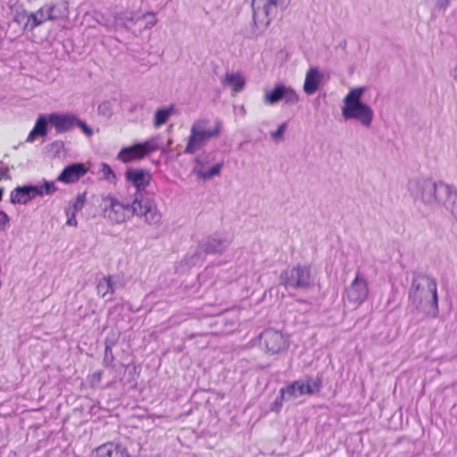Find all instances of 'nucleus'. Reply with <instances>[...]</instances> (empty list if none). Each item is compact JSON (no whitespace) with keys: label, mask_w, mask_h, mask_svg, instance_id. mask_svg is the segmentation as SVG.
Masks as SVG:
<instances>
[{"label":"nucleus","mask_w":457,"mask_h":457,"mask_svg":"<svg viewBox=\"0 0 457 457\" xmlns=\"http://www.w3.org/2000/svg\"><path fill=\"white\" fill-rule=\"evenodd\" d=\"M124 176L125 179L135 187L137 192L145 190L152 179L150 171L140 168H128Z\"/></svg>","instance_id":"dca6fc26"},{"label":"nucleus","mask_w":457,"mask_h":457,"mask_svg":"<svg viewBox=\"0 0 457 457\" xmlns=\"http://www.w3.org/2000/svg\"><path fill=\"white\" fill-rule=\"evenodd\" d=\"M88 167L81 162L72 163L66 166L57 177V181L64 184H71L77 182L80 178L86 175Z\"/></svg>","instance_id":"a211bd4d"},{"label":"nucleus","mask_w":457,"mask_h":457,"mask_svg":"<svg viewBox=\"0 0 457 457\" xmlns=\"http://www.w3.org/2000/svg\"><path fill=\"white\" fill-rule=\"evenodd\" d=\"M132 216H137L150 226L159 225L162 221V212L154 199L151 197H135L132 201Z\"/></svg>","instance_id":"1a4fd4ad"},{"label":"nucleus","mask_w":457,"mask_h":457,"mask_svg":"<svg viewBox=\"0 0 457 457\" xmlns=\"http://www.w3.org/2000/svg\"><path fill=\"white\" fill-rule=\"evenodd\" d=\"M104 216L112 222L123 223L132 217V202L114 195L103 197Z\"/></svg>","instance_id":"0eeeda50"},{"label":"nucleus","mask_w":457,"mask_h":457,"mask_svg":"<svg viewBox=\"0 0 457 457\" xmlns=\"http://www.w3.org/2000/svg\"><path fill=\"white\" fill-rule=\"evenodd\" d=\"M224 82L229 86H244L245 84L243 75L239 72L228 73L225 77Z\"/></svg>","instance_id":"7c9ffc66"},{"label":"nucleus","mask_w":457,"mask_h":457,"mask_svg":"<svg viewBox=\"0 0 457 457\" xmlns=\"http://www.w3.org/2000/svg\"><path fill=\"white\" fill-rule=\"evenodd\" d=\"M222 165V162L217 163L207 170H195V172L199 178L203 179H209L220 174Z\"/></svg>","instance_id":"cd10ccee"},{"label":"nucleus","mask_w":457,"mask_h":457,"mask_svg":"<svg viewBox=\"0 0 457 457\" xmlns=\"http://www.w3.org/2000/svg\"><path fill=\"white\" fill-rule=\"evenodd\" d=\"M141 21H144V26L138 27V32H142L147 29L154 27L157 23L155 14L152 12H147L141 14Z\"/></svg>","instance_id":"c85d7f7f"},{"label":"nucleus","mask_w":457,"mask_h":457,"mask_svg":"<svg viewBox=\"0 0 457 457\" xmlns=\"http://www.w3.org/2000/svg\"><path fill=\"white\" fill-rule=\"evenodd\" d=\"M284 100L286 104H295L298 96L291 87H274L271 91H266L264 101L269 104H278Z\"/></svg>","instance_id":"f3484780"},{"label":"nucleus","mask_w":457,"mask_h":457,"mask_svg":"<svg viewBox=\"0 0 457 457\" xmlns=\"http://www.w3.org/2000/svg\"><path fill=\"white\" fill-rule=\"evenodd\" d=\"M139 26H144V21H139V23H137V27Z\"/></svg>","instance_id":"37998d69"},{"label":"nucleus","mask_w":457,"mask_h":457,"mask_svg":"<svg viewBox=\"0 0 457 457\" xmlns=\"http://www.w3.org/2000/svg\"><path fill=\"white\" fill-rule=\"evenodd\" d=\"M49 122L48 118L45 115H40L32 130L29 132L26 142L32 143L37 137H45L47 134V123Z\"/></svg>","instance_id":"b1692460"},{"label":"nucleus","mask_w":457,"mask_h":457,"mask_svg":"<svg viewBox=\"0 0 457 457\" xmlns=\"http://www.w3.org/2000/svg\"><path fill=\"white\" fill-rule=\"evenodd\" d=\"M49 123L54 126L57 132H65L75 128L79 119L73 114L52 113L48 116Z\"/></svg>","instance_id":"6ab92c4d"},{"label":"nucleus","mask_w":457,"mask_h":457,"mask_svg":"<svg viewBox=\"0 0 457 457\" xmlns=\"http://www.w3.org/2000/svg\"><path fill=\"white\" fill-rule=\"evenodd\" d=\"M99 172L102 174L104 180L112 184L116 183V175L107 163L103 162L100 164Z\"/></svg>","instance_id":"c756f323"},{"label":"nucleus","mask_w":457,"mask_h":457,"mask_svg":"<svg viewBox=\"0 0 457 457\" xmlns=\"http://www.w3.org/2000/svg\"><path fill=\"white\" fill-rule=\"evenodd\" d=\"M12 21L21 26L23 31H33L41 25L37 12H28L23 7L12 8Z\"/></svg>","instance_id":"2eb2a0df"},{"label":"nucleus","mask_w":457,"mask_h":457,"mask_svg":"<svg viewBox=\"0 0 457 457\" xmlns=\"http://www.w3.org/2000/svg\"><path fill=\"white\" fill-rule=\"evenodd\" d=\"M281 284L287 288L308 290L316 284L315 274L309 265H296L287 268L280 274Z\"/></svg>","instance_id":"423d86ee"},{"label":"nucleus","mask_w":457,"mask_h":457,"mask_svg":"<svg viewBox=\"0 0 457 457\" xmlns=\"http://www.w3.org/2000/svg\"><path fill=\"white\" fill-rule=\"evenodd\" d=\"M76 213L75 212H71V208H67L66 210V215L68 217L66 224L68 226L76 227L77 226V220H76Z\"/></svg>","instance_id":"72a5a7b5"},{"label":"nucleus","mask_w":457,"mask_h":457,"mask_svg":"<svg viewBox=\"0 0 457 457\" xmlns=\"http://www.w3.org/2000/svg\"><path fill=\"white\" fill-rule=\"evenodd\" d=\"M328 72L320 70L317 67H312L306 72L303 86H319L321 83L328 82Z\"/></svg>","instance_id":"5701e85b"},{"label":"nucleus","mask_w":457,"mask_h":457,"mask_svg":"<svg viewBox=\"0 0 457 457\" xmlns=\"http://www.w3.org/2000/svg\"><path fill=\"white\" fill-rule=\"evenodd\" d=\"M57 187L53 181L44 179L42 185H25L17 187L11 192V203L27 204L37 196L50 195L56 192Z\"/></svg>","instance_id":"6e6552de"},{"label":"nucleus","mask_w":457,"mask_h":457,"mask_svg":"<svg viewBox=\"0 0 457 457\" xmlns=\"http://www.w3.org/2000/svg\"><path fill=\"white\" fill-rule=\"evenodd\" d=\"M222 122L216 120L213 123L208 119H198L190 128V134L185 148L186 154H193L208 144L212 139L220 137Z\"/></svg>","instance_id":"20e7f679"},{"label":"nucleus","mask_w":457,"mask_h":457,"mask_svg":"<svg viewBox=\"0 0 457 457\" xmlns=\"http://www.w3.org/2000/svg\"><path fill=\"white\" fill-rule=\"evenodd\" d=\"M287 124L284 122L278 126L277 130L271 131L270 133V137L276 142H281L284 139V134L287 130Z\"/></svg>","instance_id":"473e14b6"},{"label":"nucleus","mask_w":457,"mask_h":457,"mask_svg":"<svg viewBox=\"0 0 457 457\" xmlns=\"http://www.w3.org/2000/svg\"><path fill=\"white\" fill-rule=\"evenodd\" d=\"M291 0H253V23L258 34L262 33L277 16L278 11H284Z\"/></svg>","instance_id":"39448f33"},{"label":"nucleus","mask_w":457,"mask_h":457,"mask_svg":"<svg viewBox=\"0 0 457 457\" xmlns=\"http://www.w3.org/2000/svg\"><path fill=\"white\" fill-rule=\"evenodd\" d=\"M370 287L368 278L360 270H357L353 280L345 288L343 297L350 304L358 308L368 299Z\"/></svg>","instance_id":"9d476101"},{"label":"nucleus","mask_w":457,"mask_h":457,"mask_svg":"<svg viewBox=\"0 0 457 457\" xmlns=\"http://www.w3.org/2000/svg\"><path fill=\"white\" fill-rule=\"evenodd\" d=\"M76 127H79V128H81V129L83 130V132H84L86 135H87V136H91V135H92V133H93L92 129H91L90 128H88L85 122H83V121H81V120H79V122H78V124H77V126H76Z\"/></svg>","instance_id":"e433bc0d"},{"label":"nucleus","mask_w":457,"mask_h":457,"mask_svg":"<svg viewBox=\"0 0 457 457\" xmlns=\"http://www.w3.org/2000/svg\"><path fill=\"white\" fill-rule=\"evenodd\" d=\"M450 4L449 0H438L437 4L440 8H446Z\"/></svg>","instance_id":"ea45409f"},{"label":"nucleus","mask_w":457,"mask_h":457,"mask_svg":"<svg viewBox=\"0 0 457 457\" xmlns=\"http://www.w3.org/2000/svg\"><path fill=\"white\" fill-rule=\"evenodd\" d=\"M452 75H453V79L457 81V65L453 70Z\"/></svg>","instance_id":"79ce46f5"},{"label":"nucleus","mask_w":457,"mask_h":457,"mask_svg":"<svg viewBox=\"0 0 457 457\" xmlns=\"http://www.w3.org/2000/svg\"><path fill=\"white\" fill-rule=\"evenodd\" d=\"M230 244L228 237L214 236L206 240L201 245V248L206 253H218L225 251Z\"/></svg>","instance_id":"aec40b11"},{"label":"nucleus","mask_w":457,"mask_h":457,"mask_svg":"<svg viewBox=\"0 0 457 457\" xmlns=\"http://www.w3.org/2000/svg\"><path fill=\"white\" fill-rule=\"evenodd\" d=\"M86 202L85 194L79 195L73 202L70 204L68 208H71V212H78L82 210Z\"/></svg>","instance_id":"2f4dec72"},{"label":"nucleus","mask_w":457,"mask_h":457,"mask_svg":"<svg viewBox=\"0 0 457 457\" xmlns=\"http://www.w3.org/2000/svg\"><path fill=\"white\" fill-rule=\"evenodd\" d=\"M117 287V282L112 276L102 278L96 286L97 294L105 297L108 294L112 295Z\"/></svg>","instance_id":"393cba45"},{"label":"nucleus","mask_w":457,"mask_h":457,"mask_svg":"<svg viewBox=\"0 0 457 457\" xmlns=\"http://www.w3.org/2000/svg\"><path fill=\"white\" fill-rule=\"evenodd\" d=\"M141 21V14L124 12L116 17V25L123 27L127 30L132 32L135 36L140 34L138 32L137 23Z\"/></svg>","instance_id":"412c9836"},{"label":"nucleus","mask_w":457,"mask_h":457,"mask_svg":"<svg viewBox=\"0 0 457 457\" xmlns=\"http://www.w3.org/2000/svg\"><path fill=\"white\" fill-rule=\"evenodd\" d=\"M408 191L415 200L443 206L457 219V192L449 185L429 179H413L408 183Z\"/></svg>","instance_id":"f257e3e1"},{"label":"nucleus","mask_w":457,"mask_h":457,"mask_svg":"<svg viewBox=\"0 0 457 457\" xmlns=\"http://www.w3.org/2000/svg\"><path fill=\"white\" fill-rule=\"evenodd\" d=\"M133 443H107L95 451L96 457H135Z\"/></svg>","instance_id":"4468645a"},{"label":"nucleus","mask_w":457,"mask_h":457,"mask_svg":"<svg viewBox=\"0 0 457 457\" xmlns=\"http://www.w3.org/2000/svg\"><path fill=\"white\" fill-rule=\"evenodd\" d=\"M173 112V105H170L169 107L162 109H158L154 113V126L155 128H160L161 126L165 124L169 118L172 115Z\"/></svg>","instance_id":"bb28decb"},{"label":"nucleus","mask_w":457,"mask_h":457,"mask_svg":"<svg viewBox=\"0 0 457 457\" xmlns=\"http://www.w3.org/2000/svg\"><path fill=\"white\" fill-rule=\"evenodd\" d=\"M145 156L148 155L151 153L162 150V137L160 135H155L145 142L139 143Z\"/></svg>","instance_id":"a878e982"},{"label":"nucleus","mask_w":457,"mask_h":457,"mask_svg":"<svg viewBox=\"0 0 457 457\" xmlns=\"http://www.w3.org/2000/svg\"><path fill=\"white\" fill-rule=\"evenodd\" d=\"M102 378V371L98 370L91 375V380L95 383H99Z\"/></svg>","instance_id":"58836bf2"},{"label":"nucleus","mask_w":457,"mask_h":457,"mask_svg":"<svg viewBox=\"0 0 457 457\" xmlns=\"http://www.w3.org/2000/svg\"><path fill=\"white\" fill-rule=\"evenodd\" d=\"M408 297L418 312L432 318L438 316L437 283L434 278L416 274L412 278Z\"/></svg>","instance_id":"f03ea898"},{"label":"nucleus","mask_w":457,"mask_h":457,"mask_svg":"<svg viewBox=\"0 0 457 457\" xmlns=\"http://www.w3.org/2000/svg\"><path fill=\"white\" fill-rule=\"evenodd\" d=\"M304 88V91L307 95H312L315 93L316 89L318 87H303Z\"/></svg>","instance_id":"a19ab883"},{"label":"nucleus","mask_w":457,"mask_h":457,"mask_svg":"<svg viewBox=\"0 0 457 457\" xmlns=\"http://www.w3.org/2000/svg\"><path fill=\"white\" fill-rule=\"evenodd\" d=\"M38 20L41 25L46 21H55L66 20L70 15L69 3L66 0H59L55 3H48L37 10Z\"/></svg>","instance_id":"ddd939ff"},{"label":"nucleus","mask_w":457,"mask_h":457,"mask_svg":"<svg viewBox=\"0 0 457 457\" xmlns=\"http://www.w3.org/2000/svg\"><path fill=\"white\" fill-rule=\"evenodd\" d=\"M0 179H11V176L9 174V168L2 161H0Z\"/></svg>","instance_id":"f704fd0d"},{"label":"nucleus","mask_w":457,"mask_h":457,"mask_svg":"<svg viewBox=\"0 0 457 457\" xmlns=\"http://www.w3.org/2000/svg\"><path fill=\"white\" fill-rule=\"evenodd\" d=\"M145 157L139 143L130 146L123 147L117 154V160L123 163L141 160Z\"/></svg>","instance_id":"4be33fe9"},{"label":"nucleus","mask_w":457,"mask_h":457,"mask_svg":"<svg viewBox=\"0 0 457 457\" xmlns=\"http://www.w3.org/2000/svg\"><path fill=\"white\" fill-rule=\"evenodd\" d=\"M260 338L261 344L270 354L279 353L286 351L289 346L288 337L273 328L265 329L261 334Z\"/></svg>","instance_id":"f8f14e48"},{"label":"nucleus","mask_w":457,"mask_h":457,"mask_svg":"<svg viewBox=\"0 0 457 457\" xmlns=\"http://www.w3.org/2000/svg\"><path fill=\"white\" fill-rule=\"evenodd\" d=\"M363 87H353L343 99L341 107L345 120H356L362 127L370 128L374 119L372 108L362 101Z\"/></svg>","instance_id":"7ed1b4c3"},{"label":"nucleus","mask_w":457,"mask_h":457,"mask_svg":"<svg viewBox=\"0 0 457 457\" xmlns=\"http://www.w3.org/2000/svg\"><path fill=\"white\" fill-rule=\"evenodd\" d=\"M321 381L319 378L296 380L280 389V396L285 401L296 399L304 395H313L320 391Z\"/></svg>","instance_id":"9b49d317"},{"label":"nucleus","mask_w":457,"mask_h":457,"mask_svg":"<svg viewBox=\"0 0 457 457\" xmlns=\"http://www.w3.org/2000/svg\"><path fill=\"white\" fill-rule=\"evenodd\" d=\"M283 400H284V399H282L281 397H280V400H276V401L271 404V406H270V410H271L272 411H277V412H278V411H279V410H280V408H281V406H282V401H283Z\"/></svg>","instance_id":"4c0bfd02"},{"label":"nucleus","mask_w":457,"mask_h":457,"mask_svg":"<svg viewBox=\"0 0 457 457\" xmlns=\"http://www.w3.org/2000/svg\"><path fill=\"white\" fill-rule=\"evenodd\" d=\"M9 216L3 211H0V231L5 229V226L9 223Z\"/></svg>","instance_id":"c9c22d12"},{"label":"nucleus","mask_w":457,"mask_h":457,"mask_svg":"<svg viewBox=\"0 0 457 457\" xmlns=\"http://www.w3.org/2000/svg\"><path fill=\"white\" fill-rule=\"evenodd\" d=\"M241 88H242L241 87H235L236 91H237L238 89H241Z\"/></svg>","instance_id":"c03bdc74"}]
</instances>
